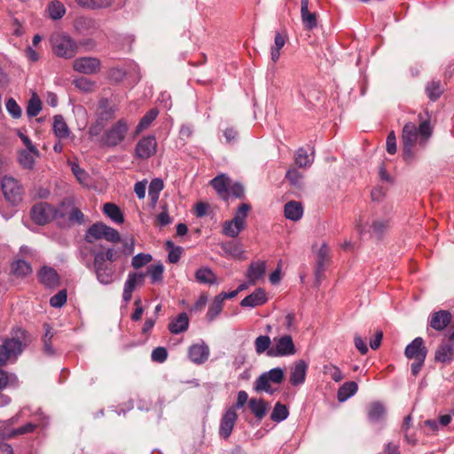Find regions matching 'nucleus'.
Returning <instances> with one entry per match:
<instances>
[{
    "instance_id": "1",
    "label": "nucleus",
    "mask_w": 454,
    "mask_h": 454,
    "mask_svg": "<svg viewBox=\"0 0 454 454\" xmlns=\"http://www.w3.org/2000/svg\"><path fill=\"white\" fill-rule=\"evenodd\" d=\"M419 127L413 122H407L402 130V144L403 157L406 160L413 157V148L416 144L424 147L431 137L433 128L430 125L431 116L427 111L418 115Z\"/></svg>"
},
{
    "instance_id": "2",
    "label": "nucleus",
    "mask_w": 454,
    "mask_h": 454,
    "mask_svg": "<svg viewBox=\"0 0 454 454\" xmlns=\"http://www.w3.org/2000/svg\"><path fill=\"white\" fill-rule=\"evenodd\" d=\"M10 334L11 336L4 338L0 344V367L9 362H15L32 341L28 333L20 327L13 328Z\"/></svg>"
},
{
    "instance_id": "3",
    "label": "nucleus",
    "mask_w": 454,
    "mask_h": 454,
    "mask_svg": "<svg viewBox=\"0 0 454 454\" xmlns=\"http://www.w3.org/2000/svg\"><path fill=\"white\" fill-rule=\"evenodd\" d=\"M53 53L63 59H72L78 52L77 43L65 33H53L50 38Z\"/></svg>"
},
{
    "instance_id": "4",
    "label": "nucleus",
    "mask_w": 454,
    "mask_h": 454,
    "mask_svg": "<svg viewBox=\"0 0 454 454\" xmlns=\"http://www.w3.org/2000/svg\"><path fill=\"white\" fill-rule=\"evenodd\" d=\"M250 209L251 206L249 204H241L235 212L234 217L223 223V234L230 238H237L245 229L246 218Z\"/></svg>"
},
{
    "instance_id": "5",
    "label": "nucleus",
    "mask_w": 454,
    "mask_h": 454,
    "mask_svg": "<svg viewBox=\"0 0 454 454\" xmlns=\"http://www.w3.org/2000/svg\"><path fill=\"white\" fill-rule=\"evenodd\" d=\"M297 349L293 338L289 334L276 336L272 340V346L268 351V356L282 357L295 355Z\"/></svg>"
},
{
    "instance_id": "6",
    "label": "nucleus",
    "mask_w": 454,
    "mask_h": 454,
    "mask_svg": "<svg viewBox=\"0 0 454 454\" xmlns=\"http://www.w3.org/2000/svg\"><path fill=\"white\" fill-rule=\"evenodd\" d=\"M128 130L127 121L121 119L103 134L100 143L104 146L114 147L125 139Z\"/></svg>"
},
{
    "instance_id": "7",
    "label": "nucleus",
    "mask_w": 454,
    "mask_h": 454,
    "mask_svg": "<svg viewBox=\"0 0 454 454\" xmlns=\"http://www.w3.org/2000/svg\"><path fill=\"white\" fill-rule=\"evenodd\" d=\"M59 215L62 214L46 202L37 203L31 209V218L38 225H44Z\"/></svg>"
},
{
    "instance_id": "8",
    "label": "nucleus",
    "mask_w": 454,
    "mask_h": 454,
    "mask_svg": "<svg viewBox=\"0 0 454 454\" xmlns=\"http://www.w3.org/2000/svg\"><path fill=\"white\" fill-rule=\"evenodd\" d=\"M4 199L12 205H17L22 200V187L18 180L12 176H4L1 183Z\"/></svg>"
},
{
    "instance_id": "9",
    "label": "nucleus",
    "mask_w": 454,
    "mask_h": 454,
    "mask_svg": "<svg viewBox=\"0 0 454 454\" xmlns=\"http://www.w3.org/2000/svg\"><path fill=\"white\" fill-rule=\"evenodd\" d=\"M157 142L154 136L142 137L135 147V157L146 160L156 153Z\"/></svg>"
},
{
    "instance_id": "10",
    "label": "nucleus",
    "mask_w": 454,
    "mask_h": 454,
    "mask_svg": "<svg viewBox=\"0 0 454 454\" xmlns=\"http://www.w3.org/2000/svg\"><path fill=\"white\" fill-rule=\"evenodd\" d=\"M73 68L82 74H93L100 71L101 61L95 57H81L73 62Z\"/></svg>"
},
{
    "instance_id": "11",
    "label": "nucleus",
    "mask_w": 454,
    "mask_h": 454,
    "mask_svg": "<svg viewBox=\"0 0 454 454\" xmlns=\"http://www.w3.org/2000/svg\"><path fill=\"white\" fill-rule=\"evenodd\" d=\"M427 354V348L424 345V340L420 337L415 338L404 350V355L408 359L425 360Z\"/></svg>"
},
{
    "instance_id": "12",
    "label": "nucleus",
    "mask_w": 454,
    "mask_h": 454,
    "mask_svg": "<svg viewBox=\"0 0 454 454\" xmlns=\"http://www.w3.org/2000/svg\"><path fill=\"white\" fill-rule=\"evenodd\" d=\"M435 362L449 364L454 360V341L444 340L434 353Z\"/></svg>"
},
{
    "instance_id": "13",
    "label": "nucleus",
    "mask_w": 454,
    "mask_h": 454,
    "mask_svg": "<svg viewBox=\"0 0 454 454\" xmlns=\"http://www.w3.org/2000/svg\"><path fill=\"white\" fill-rule=\"evenodd\" d=\"M209 353L208 346L202 340L192 344L188 349L189 359L196 364H204L208 359Z\"/></svg>"
},
{
    "instance_id": "14",
    "label": "nucleus",
    "mask_w": 454,
    "mask_h": 454,
    "mask_svg": "<svg viewBox=\"0 0 454 454\" xmlns=\"http://www.w3.org/2000/svg\"><path fill=\"white\" fill-rule=\"evenodd\" d=\"M237 418L238 414L235 411V407L227 409L220 423L219 434L221 437L227 439L231 435Z\"/></svg>"
},
{
    "instance_id": "15",
    "label": "nucleus",
    "mask_w": 454,
    "mask_h": 454,
    "mask_svg": "<svg viewBox=\"0 0 454 454\" xmlns=\"http://www.w3.org/2000/svg\"><path fill=\"white\" fill-rule=\"evenodd\" d=\"M145 274L144 273H129L128 278L124 284L122 298L125 302H129L132 298V293L136 287L142 285L145 279Z\"/></svg>"
},
{
    "instance_id": "16",
    "label": "nucleus",
    "mask_w": 454,
    "mask_h": 454,
    "mask_svg": "<svg viewBox=\"0 0 454 454\" xmlns=\"http://www.w3.org/2000/svg\"><path fill=\"white\" fill-rule=\"evenodd\" d=\"M301 19L304 27L313 30L317 27V15L309 10V0H301Z\"/></svg>"
},
{
    "instance_id": "17",
    "label": "nucleus",
    "mask_w": 454,
    "mask_h": 454,
    "mask_svg": "<svg viewBox=\"0 0 454 454\" xmlns=\"http://www.w3.org/2000/svg\"><path fill=\"white\" fill-rule=\"evenodd\" d=\"M452 316L448 310H439L431 314L429 325L435 331L444 330L451 322Z\"/></svg>"
},
{
    "instance_id": "18",
    "label": "nucleus",
    "mask_w": 454,
    "mask_h": 454,
    "mask_svg": "<svg viewBox=\"0 0 454 454\" xmlns=\"http://www.w3.org/2000/svg\"><path fill=\"white\" fill-rule=\"evenodd\" d=\"M38 279L45 287L53 288L59 286V278L57 271L49 266H43L38 272Z\"/></svg>"
},
{
    "instance_id": "19",
    "label": "nucleus",
    "mask_w": 454,
    "mask_h": 454,
    "mask_svg": "<svg viewBox=\"0 0 454 454\" xmlns=\"http://www.w3.org/2000/svg\"><path fill=\"white\" fill-rule=\"evenodd\" d=\"M267 301V296L262 288L255 289L251 294L245 297L240 305L242 307L254 308L261 306Z\"/></svg>"
},
{
    "instance_id": "20",
    "label": "nucleus",
    "mask_w": 454,
    "mask_h": 454,
    "mask_svg": "<svg viewBox=\"0 0 454 454\" xmlns=\"http://www.w3.org/2000/svg\"><path fill=\"white\" fill-rule=\"evenodd\" d=\"M308 369V364L303 360H299L294 364V368L291 371L290 374V383L293 386H298L304 382L306 372Z\"/></svg>"
},
{
    "instance_id": "21",
    "label": "nucleus",
    "mask_w": 454,
    "mask_h": 454,
    "mask_svg": "<svg viewBox=\"0 0 454 454\" xmlns=\"http://www.w3.org/2000/svg\"><path fill=\"white\" fill-rule=\"evenodd\" d=\"M74 26L76 31L82 34H91L97 30V21L90 17L80 16L74 20Z\"/></svg>"
},
{
    "instance_id": "22",
    "label": "nucleus",
    "mask_w": 454,
    "mask_h": 454,
    "mask_svg": "<svg viewBox=\"0 0 454 454\" xmlns=\"http://www.w3.org/2000/svg\"><path fill=\"white\" fill-rule=\"evenodd\" d=\"M210 184L222 199L228 200L230 179L227 176L219 175L213 178Z\"/></svg>"
},
{
    "instance_id": "23",
    "label": "nucleus",
    "mask_w": 454,
    "mask_h": 454,
    "mask_svg": "<svg viewBox=\"0 0 454 454\" xmlns=\"http://www.w3.org/2000/svg\"><path fill=\"white\" fill-rule=\"evenodd\" d=\"M265 262L262 261L252 262L247 271V278L251 285H254L257 280L265 274Z\"/></svg>"
},
{
    "instance_id": "24",
    "label": "nucleus",
    "mask_w": 454,
    "mask_h": 454,
    "mask_svg": "<svg viewBox=\"0 0 454 454\" xmlns=\"http://www.w3.org/2000/svg\"><path fill=\"white\" fill-rule=\"evenodd\" d=\"M285 216L291 221L296 222L302 217L303 207L301 202L291 200L284 207Z\"/></svg>"
},
{
    "instance_id": "25",
    "label": "nucleus",
    "mask_w": 454,
    "mask_h": 454,
    "mask_svg": "<svg viewBox=\"0 0 454 454\" xmlns=\"http://www.w3.org/2000/svg\"><path fill=\"white\" fill-rule=\"evenodd\" d=\"M189 327V318L186 313H180L177 317L172 320L168 328L171 333L178 334L185 332Z\"/></svg>"
},
{
    "instance_id": "26",
    "label": "nucleus",
    "mask_w": 454,
    "mask_h": 454,
    "mask_svg": "<svg viewBox=\"0 0 454 454\" xmlns=\"http://www.w3.org/2000/svg\"><path fill=\"white\" fill-rule=\"evenodd\" d=\"M195 279L200 284L215 285L218 283L215 274L208 267L198 269L195 272Z\"/></svg>"
},
{
    "instance_id": "27",
    "label": "nucleus",
    "mask_w": 454,
    "mask_h": 454,
    "mask_svg": "<svg viewBox=\"0 0 454 454\" xmlns=\"http://www.w3.org/2000/svg\"><path fill=\"white\" fill-rule=\"evenodd\" d=\"M386 409L380 402L372 403L367 409V416L371 422L377 423L384 419Z\"/></svg>"
},
{
    "instance_id": "28",
    "label": "nucleus",
    "mask_w": 454,
    "mask_h": 454,
    "mask_svg": "<svg viewBox=\"0 0 454 454\" xmlns=\"http://www.w3.org/2000/svg\"><path fill=\"white\" fill-rule=\"evenodd\" d=\"M358 389V386L355 381H347L342 384L337 392V397L340 402H345L353 396Z\"/></svg>"
},
{
    "instance_id": "29",
    "label": "nucleus",
    "mask_w": 454,
    "mask_h": 454,
    "mask_svg": "<svg viewBox=\"0 0 454 454\" xmlns=\"http://www.w3.org/2000/svg\"><path fill=\"white\" fill-rule=\"evenodd\" d=\"M106 224L101 222L93 223L86 231L85 240L88 243H93L98 239H103V233L106 230Z\"/></svg>"
},
{
    "instance_id": "30",
    "label": "nucleus",
    "mask_w": 454,
    "mask_h": 454,
    "mask_svg": "<svg viewBox=\"0 0 454 454\" xmlns=\"http://www.w3.org/2000/svg\"><path fill=\"white\" fill-rule=\"evenodd\" d=\"M46 12L51 20H58L65 15L67 10L60 1L52 0L48 4Z\"/></svg>"
},
{
    "instance_id": "31",
    "label": "nucleus",
    "mask_w": 454,
    "mask_h": 454,
    "mask_svg": "<svg viewBox=\"0 0 454 454\" xmlns=\"http://www.w3.org/2000/svg\"><path fill=\"white\" fill-rule=\"evenodd\" d=\"M103 212L107 215L113 222L116 223H122L124 217L120 207L114 203H106L103 207Z\"/></svg>"
},
{
    "instance_id": "32",
    "label": "nucleus",
    "mask_w": 454,
    "mask_h": 454,
    "mask_svg": "<svg viewBox=\"0 0 454 454\" xmlns=\"http://www.w3.org/2000/svg\"><path fill=\"white\" fill-rule=\"evenodd\" d=\"M53 131L57 137L64 139L70 134L69 128L61 115L54 116Z\"/></svg>"
},
{
    "instance_id": "33",
    "label": "nucleus",
    "mask_w": 454,
    "mask_h": 454,
    "mask_svg": "<svg viewBox=\"0 0 454 454\" xmlns=\"http://www.w3.org/2000/svg\"><path fill=\"white\" fill-rule=\"evenodd\" d=\"M114 117V109L109 106L108 100L104 98L99 101L98 119L106 123Z\"/></svg>"
},
{
    "instance_id": "34",
    "label": "nucleus",
    "mask_w": 454,
    "mask_h": 454,
    "mask_svg": "<svg viewBox=\"0 0 454 454\" xmlns=\"http://www.w3.org/2000/svg\"><path fill=\"white\" fill-rule=\"evenodd\" d=\"M286 41V35L285 34L277 32L274 38V45L270 50L271 60L275 63L279 59L280 50L284 47Z\"/></svg>"
},
{
    "instance_id": "35",
    "label": "nucleus",
    "mask_w": 454,
    "mask_h": 454,
    "mask_svg": "<svg viewBox=\"0 0 454 454\" xmlns=\"http://www.w3.org/2000/svg\"><path fill=\"white\" fill-rule=\"evenodd\" d=\"M75 2L80 7L97 10L111 6L114 0H75Z\"/></svg>"
},
{
    "instance_id": "36",
    "label": "nucleus",
    "mask_w": 454,
    "mask_h": 454,
    "mask_svg": "<svg viewBox=\"0 0 454 454\" xmlns=\"http://www.w3.org/2000/svg\"><path fill=\"white\" fill-rule=\"evenodd\" d=\"M164 184L160 178H154L149 184L148 195L153 206H155L158 202L160 192L163 190Z\"/></svg>"
},
{
    "instance_id": "37",
    "label": "nucleus",
    "mask_w": 454,
    "mask_h": 454,
    "mask_svg": "<svg viewBox=\"0 0 454 454\" xmlns=\"http://www.w3.org/2000/svg\"><path fill=\"white\" fill-rule=\"evenodd\" d=\"M248 405L252 413L258 419H262L265 416L267 404L263 400L252 398L249 400Z\"/></svg>"
},
{
    "instance_id": "38",
    "label": "nucleus",
    "mask_w": 454,
    "mask_h": 454,
    "mask_svg": "<svg viewBox=\"0 0 454 454\" xmlns=\"http://www.w3.org/2000/svg\"><path fill=\"white\" fill-rule=\"evenodd\" d=\"M223 251L234 258H242L244 253L241 245L236 241H229L221 245Z\"/></svg>"
},
{
    "instance_id": "39",
    "label": "nucleus",
    "mask_w": 454,
    "mask_h": 454,
    "mask_svg": "<svg viewBox=\"0 0 454 454\" xmlns=\"http://www.w3.org/2000/svg\"><path fill=\"white\" fill-rule=\"evenodd\" d=\"M159 114V111L155 108L151 109L148 111L140 120L138 122L137 128H136V133L138 134L142 132L143 130L146 129L152 122L156 119V117Z\"/></svg>"
},
{
    "instance_id": "40",
    "label": "nucleus",
    "mask_w": 454,
    "mask_h": 454,
    "mask_svg": "<svg viewBox=\"0 0 454 454\" xmlns=\"http://www.w3.org/2000/svg\"><path fill=\"white\" fill-rule=\"evenodd\" d=\"M18 383V377L14 373L0 368V391L8 387H17Z\"/></svg>"
},
{
    "instance_id": "41",
    "label": "nucleus",
    "mask_w": 454,
    "mask_h": 454,
    "mask_svg": "<svg viewBox=\"0 0 454 454\" xmlns=\"http://www.w3.org/2000/svg\"><path fill=\"white\" fill-rule=\"evenodd\" d=\"M97 279L103 285H110L114 280V268H99L94 270Z\"/></svg>"
},
{
    "instance_id": "42",
    "label": "nucleus",
    "mask_w": 454,
    "mask_h": 454,
    "mask_svg": "<svg viewBox=\"0 0 454 454\" xmlns=\"http://www.w3.org/2000/svg\"><path fill=\"white\" fill-rule=\"evenodd\" d=\"M426 92L428 98L434 101L438 99L443 92V87L440 81L433 80L426 87Z\"/></svg>"
},
{
    "instance_id": "43",
    "label": "nucleus",
    "mask_w": 454,
    "mask_h": 454,
    "mask_svg": "<svg viewBox=\"0 0 454 454\" xmlns=\"http://www.w3.org/2000/svg\"><path fill=\"white\" fill-rule=\"evenodd\" d=\"M272 346V340L268 335H260L254 340V349L256 354L267 353Z\"/></svg>"
},
{
    "instance_id": "44",
    "label": "nucleus",
    "mask_w": 454,
    "mask_h": 454,
    "mask_svg": "<svg viewBox=\"0 0 454 454\" xmlns=\"http://www.w3.org/2000/svg\"><path fill=\"white\" fill-rule=\"evenodd\" d=\"M69 165L77 181L82 185H89L90 175L76 162H69Z\"/></svg>"
},
{
    "instance_id": "45",
    "label": "nucleus",
    "mask_w": 454,
    "mask_h": 454,
    "mask_svg": "<svg viewBox=\"0 0 454 454\" xmlns=\"http://www.w3.org/2000/svg\"><path fill=\"white\" fill-rule=\"evenodd\" d=\"M388 229V221L385 219H376L371 225L372 235L376 239H380Z\"/></svg>"
},
{
    "instance_id": "46",
    "label": "nucleus",
    "mask_w": 454,
    "mask_h": 454,
    "mask_svg": "<svg viewBox=\"0 0 454 454\" xmlns=\"http://www.w3.org/2000/svg\"><path fill=\"white\" fill-rule=\"evenodd\" d=\"M223 304L222 295L215 296L207 313L208 321H213L221 313Z\"/></svg>"
},
{
    "instance_id": "47",
    "label": "nucleus",
    "mask_w": 454,
    "mask_h": 454,
    "mask_svg": "<svg viewBox=\"0 0 454 454\" xmlns=\"http://www.w3.org/2000/svg\"><path fill=\"white\" fill-rule=\"evenodd\" d=\"M12 271L18 276H27L32 272V268L24 260H17L12 264Z\"/></svg>"
},
{
    "instance_id": "48",
    "label": "nucleus",
    "mask_w": 454,
    "mask_h": 454,
    "mask_svg": "<svg viewBox=\"0 0 454 454\" xmlns=\"http://www.w3.org/2000/svg\"><path fill=\"white\" fill-rule=\"evenodd\" d=\"M288 414L289 412L286 406L280 403H277L270 414V419L275 422H281L287 418Z\"/></svg>"
},
{
    "instance_id": "49",
    "label": "nucleus",
    "mask_w": 454,
    "mask_h": 454,
    "mask_svg": "<svg viewBox=\"0 0 454 454\" xmlns=\"http://www.w3.org/2000/svg\"><path fill=\"white\" fill-rule=\"evenodd\" d=\"M42 110V102L38 96L34 94L32 98L29 99L27 106V114L29 117H35L38 115L40 111Z\"/></svg>"
},
{
    "instance_id": "50",
    "label": "nucleus",
    "mask_w": 454,
    "mask_h": 454,
    "mask_svg": "<svg viewBox=\"0 0 454 454\" xmlns=\"http://www.w3.org/2000/svg\"><path fill=\"white\" fill-rule=\"evenodd\" d=\"M322 371L324 374L330 376L335 382H340L344 378L340 368L333 364H324Z\"/></svg>"
},
{
    "instance_id": "51",
    "label": "nucleus",
    "mask_w": 454,
    "mask_h": 454,
    "mask_svg": "<svg viewBox=\"0 0 454 454\" xmlns=\"http://www.w3.org/2000/svg\"><path fill=\"white\" fill-rule=\"evenodd\" d=\"M35 427H36L35 424L27 423L26 425H24L19 428L12 429L10 431H5L4 433L5 434V436L12 439V438H15L18 435L32 433L35 429Z\"/></svg>"
},
{
    "instance_id": "52",
    "label": "nucleus",
    "mask_w": 454,
    "mask_h": 454,
    "mask_svg": "<svg viewBox=\"0 0 454 454\" xmlns=\"http://www.w3.org/2000/svg\"><path fill=\"white\" fill-rule=\"evenodd\" d=\"M313 159H310L304 148H299L295 153V163L300 168H307L312 164Z\"/></svg>"
},
{
    "instance_id": "53",
    "label": "nucleus",
    "mask_w": 454,
    "mask_h": 454,
    "mask_svg": "<svg viewBox=\"0 0 454 454\" xmlns=\"http://www.w3.org/2000/svg\"><path fill=\"white\" fill-rule=\"evenodd\" d=\"M34 156L36 155L34 154L33 152H30L28 149L21 151L19 155V161L23 168L31 169L35 164Z\"/></svg>"
},
{
    "instance_id": "54",
    "label": "nucleus",
    "mask_w": 454,
    "mask_h": 454,
    "mask_svg": "<svg viewBox=\"0 0 454 454\" xmlns=\"http://www.w3.org/2000/svg\"><path fill=\"white\" fill-rule=\"evenodd\" d=\"M329 247L323 243L317 253V272L324 270L325 262L328 258Z\"/></svg>"
},
{
    "instance_id": "55",
    "label": "nucleus",
    "mask_w": 454,
    "mask_h": 454,
    "mask_svg": "<svg viewBox=\"0 0 454 454\" xmlns=\"http://www.w3.org/2000/svg\"><path fill=\"white\" fill-rule=\"evenodd\" d=\"M270 382L264 373L261 374L254 382V388L257 392L264 391L267 393H273L270 387Z\"/></svg>"
},
{
    "instance_id": "56",
    "label": "nucleus",
    "mask_w": 454,
    "mask_h": 454,
    "mask_svg": "<svg viewBox=\"0 0 454 454\" xmlns=\"http://www.w3.org/2000/svg\"><path fill=\"white\" fill-rule=\"evenodd\" d=\"M163 270L162 264H153L148 268V274L153 284L162 280Z\"/></svg>"
},
{
    "instance_id": "57",
    "label": "nucleus",
    "mask_w": 454,
    "mask_h": 454,
    "mask_svg": "<svg viewBox=\"0 0 454 454\" xmlns=\"http://www.w3.org/2000/svg\"><path fill=\"white\" fill-rule=\"evenodd\" d=\"M271 383L280 384L284 380V371L279 367L263 372Z\"/></svg>"
},
{
    "instance_id": "58",
    "label": "nucleus",
    "mask_w": 454,
    "mask_h": 454,
    "mask_svg": "<svg viewBox=\"0 0 454 454\" xmlns=\"http://www.w3.org/2000/svg\"><path fill=\"white\" fill-rule=\"evenodd\" d=\"M153 257L149 254L140 253L132 258L131 265L135 269H139L152 261Z\"/></svg>"
},
{
    "instance_id": "59",
    "label": "nucleus",
    "mask_w": 454,
    "mask_h": 454,
    "mask_svg": "<svg viewBox=\"0 0 454 454\" xmlns=\"http://www.w3.org/2000/svg\"><path fill=\"white\" fill-rule=\"evenodd\" d=\"M67 294L61 290L50 299V304L53 308H61L67 302Z\"/></svg>"
},
{
    "instance_id": "60",
    "label": "nucleus",
    "mask_w": 454,
    "mask_h": 454,
    "mask_svg": "<svg viewBox=\"0 0 454 454\" xmlns=\"http://www.w3.org/2000/svg\"><path fill=\"white\" fill-rule=\"evenodd\" d=\"M151 358L155 363H164L168 358V351L164 347H158L152 351Z\"/></svg>"
},
{
    "instance_id": "61",
    "label": "nucleus",
    "mask_w": 454,
    "mask_h": 454,
    "mask_svg": "<svg viewBox=\"0 0 454 454\" xmlns=\"http://www.w3.org/2000/svg\"><path fill=\"white\" fill-rule=\"evenodd\" d=\"M74 84L79 90L85 92L92 91L95 88V82L85 77L76 79Z\"/></svg>"
},
{
    "instance_id": "62",
    "label": "nucleus",
    "mask_w": 454,
    "mask_h": 454,
    "mask_svg": "<svg viewBox=\"0 0 454 454\" xmlns=\"http://www.w3.org/2000/svg\"><path fill=\"white\" fill-rule=\"evenodd\" d=\"M103 239H106L109 242L117 243L121 240V236L115 229L106 225V230L103 233Z\"/></svg>"
},
{
    "instance_id": "63",
    "label": "nucleus",
    "mask_w": 454,
    "mask_h": 454,
    "mask_svg": "<svg viewBox=\"0 0 454 454\" xmlns=\"http://www.w3.org/2000/svg\"><path fill=\"white\" fill-rule=\"evenodd\" d=\"M286 178L293 186H300L302 175L297 169L292 168L286 172Z\"/></svg>"
},
{
    "instance_id": "64",
    "label": "nucleus",
    "mask_w": 454,
    "mask_h": 454,
    "mask_svg": "<svg viewBox=\"0 0 454 454\" xmlns=\"http://www.w3.org/2000/svg\"><path fill=\"white\" fill-rule=\"evenodd\" d=\"M6 109L13 118H20L21 116V108L13 98L7 100Z\"/></svg>"
}]
</instances>
